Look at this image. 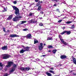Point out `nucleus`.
Masks as SVG:
<instances>
[{"label": "nucleus", "mask_w": 76, "mask_h": 76, "mask_svg": "<svg viewBox=\"0 0 76 76\" xmlns=\"http://www.w3.org/2000/svg\"><path fill=\"white\" fill-rule=\"evenodd\" d=\"M12 7L13 10H15V13L16 15H17V16H18V15L19 16L20 14L19 13V9L15 6H13Z\"/></svg>", "instance_id": "nucleus-1"}, {"label": "nucleus", "mask_w": 76, "mask_h": 76, "mask_svg": "<svg viewBox=\"0 0 76 76\" xmlns=\"http://www.w3.org/2000/svg\"><path fill=\"white\" fill-rule=\"evenodd\" d=\"M22 18V16H19V17L15 16V18L13 19V21H16L19 20H20V19Z\"/></svg>", "instance_id": "nucleus-2"}, {"label": "nucleus", "mask_w": 76, "mask_h": 76, "mask_svg": "<svg viewBox=\"0 0 76 76\" xmlns=\"http://www.w3.org/2000/svg\"><path fill=\"white\" fill-rule=\"evenodd\" d=\"M16 67H17V65H16V64H14L12 68V70L10 71V74H11V73L12 72H13V71H15V69H16Z\"/></svg>", "instance_id": "nucleus-3"}, {"label": "nucleus", "mask_w": 76, "mask_h": 76, "mask_svg": "<svg viewBox=\"0 0 76 76\" xmlns=\"http://www.w3.org/2000/svg\"><path fill=\"white\" fill-rule=\"evenodd\" d=\"M9 58V55L7 54L2 55V58L3 59H7Z\"/></svg>", "instance_id": "nucleus-4"}, {"label": "nucleus", "mask_w": 76, "mask_h": 76, "mask_svg": "<svg viewBox=\"0 0 76 76\" xmlns=\"http://www.w3.org/2000/svg\"><path fill=\"white\" fill-rule=\"evenodd\" d=\"M44 46H43V44L42 43H40V45L39 46V49L40 51H41L43 49Z\"/></svg>", "instance_id": "nucleus-5"}, {"label": "nucleus", "mask_w": 76, "mask_h": 76, "mask_svg": "<svg viewBox=\"0 0 76 76\" xmlns=\"http://www.w3.org/2000/svg\"><path fill=\"white\" fill-rule=\"evenodd\" d=\"M23 47V48L24 49V50L26 51H29V48H30L29 47H26L24 46H22Z\"/></svg>", "instance_id": "nucleus-6"}, {"label": "nucleus", "mask_w": 76, "mask_h": 76, "mask_svg": "<svg viewBox=\"0 0 76 76\" xmlns=\"http://www.w3.org/2000/svg\"><path fill=\"white\" fill-rule=\"evenodd\" d=\"M13 64V62L10 61L8 62V65H7L6 67H10V66H12Z\"/></svg>", "instance_id": "nucleus-7"}, {"label": "nucleus", "mask_w": 76, "mask_h": 76, "mask_svg": "<svg viewBox=\"0 0 76 76\" xmlns=\"http://www.w3.org/2000/svg\"><path fill=\"white\" fill-rule=\"evenodd\" d=\"M19 37V36L16 34H11L10 36V37H11L12 38H13V37Z\"/></svg>", "instance_id": "nucleus-8"}, {"label": "nucleus", "mask_w": 76, "mask_h": 76, "mask_svg": "<svg viewBox=\"0 0 76 76\" xmlns=\"http://www.w3.org/2000/svg\"><path fill=\"white\" fill-rule=\"evenodd\" d=\"M60 40L61 41V42H62L63 44H64V45H67V42L64 41V40L63 39Z\"/></svg>", "instance_id": "nucleus-9"}, {"label": "nucleus", "mask_w": 76, "mask_h": 76, "mask_svg": "<svg viewBox=\"0 0 76 76\" xmlns=\"http://www.w3.org/2000/svg\"><path fill=\"white\" fill-rule=\"evenodd\" d=\"M60 58L61 59H65V58H67V56L65 55H61L60 56Z\"/></svg>", "instance_id": "nucleus-10"}, {"label": "nucleus", "mask_w": 76, "mask_h": 76, "mask_svg": "<svg viewBox=\"0 0 76 76\" xmlns=\"http://www.w3.org/2000/svg\"><path fill=\"white\" fill-rule=\"evenodd\" d=\"M2 50H7V46H5L4 47H3L1 48Z\"/></svg>", "instance_id": "nucleus-11"}, {"label": "nucleus", "mask_w": 76, "mask_h": 76, "mask_svg": "<svg viewBox=\"0 0 76 76\" xmlns=\"http://www.w3.org/2000/svg\"><path fill=\"white\" fill-rule=\"evenodd\" d=\"M12 18H13L12 15H11L9 16V17L7 18V20H12Z\"/></svg>", "instance_id": "nucleus-12"}, {"label": "nucleus", "mask_w": 76, "mask_h": 76, "mask_svg": "<svg viewBox=\"0 0 76 76\" xmlns=\"http://www.w3.org/2000/svg\"><path fill=\"white\" fill-rule=\"evenodd\" d=\"M34 19H32L31 20H30V21H28V22L29 23H30V24H31V23H34Z\"/></svg>", "instance_id": "nucleus-13"}, {"label": "nucleus", "mask_w": 76, "mask_h": 76, "mask_svg": "<svg viewBox=\"0 0 76 76\" xmlns=\"http://www.w3.org/2000/svg\"><path fill=\"white\" fill-rule=\"evenodd\" d=\"M72 60H73V62L75 64H76V59L74 57L72 58Z\"/></svg>", "instance_id": "nucleus-14"}, {"label": "nucleus", "mask_w": 76, "mask_h": 76, "mask_svg": "<svg viewBox=\"0 0 76 76\" xmlns=\"http://www.w3.org/2000/svg\"><path fill=\"white\" fill-rule=\"evenodd\" d=\"M32 38V36H31V34H29L27 35V38L28 39H31Z\"/></svg>", "instance_id": "nucleus-15"}, {"label": "nucleus", "mask_w": 76, "mask_h": 76, "mask_svg": "<svg viewBox=\"0 0 76 76\" xmlns=\"http://www.w3.org/2000/svg\"><path fill=\"white\" fill-rule=\"evenodd\" d=\"M65 33H66V34H67V35H70V33H71V31H65Z\"/></svg>", "instance_id": "nucleus-16"}, {"label": "nucleus", "mask_w": 76, "mask_h": 76, "mask_svg": "<svg viewBox=\"0 0 76 76\" xmlns=\"http://www.w3.org/2000/svg\"><path fill=\"white\" fill-rule=\"evenodd\" d=\"M3 65L2 64V63H0V66L1 67V68H0V71L1 70L3 69Z\"/></svg>", "instance_id": "nucleus-17"}, {"label": "nucleus", "mask_w": 76, "mask_h": 76, "mask_svg": "<svg viewBox=\"0 0 76 76\" xmlns=\"http://www.w3.org/2000/svg\"><path fill=\"white\" fill-rule=\"evenodd\" d=\"M25 51H26V50H25L22 49L20 50V53H23L24 52H25Z\"/></svg>", "instance_id": "nucleus-18"}, {"label": "nucleus", "mask_w": 76, "mask_h": 76, "mask_svg": "<svg viewBox=\"0 0 76 76\" xmlns=\"http://www.w3.org/2000/svg\"><path fill=\"white\" fill-rule=\"evenodd\" d=\"M20 69L22 71H25V68L21 67L20 68Z\"/></svg>", "instance_id": "nucleus-19"}, {"label": "nucleus", "mask_w": 76, "mask_h": 76, "mask_svg": "<svg viewBox=\"0 0 76 76\" xmlns=\"http://www.w3.org/2000/svg\"><path fill=\"white\" fill-rule=\"evenodd\" d=\"M34 44H37V43H38L39 42H38V40H37L36 39H34Z\"/></svg>", "instance_id": "nucleus-20"}, {"label": "nucleus", "mask_w": 76, "mask_h": 76, "mask_svg": "<svg viewBox=\"0 0 76 76\" xmlns=\"http://www.w3.org/2000/svg\"><path fill=\"white\" fill-rule=\"evenodd\" d=\"M30 69L29 67L25 68V71H29V70Z\"/></svg>", "instance_id": "nucleus-21"}, {"label": "nucleus", "mask_w": 76, "mask_h": 76, "mask_svg": "<svg viewBox=\"0 0 76 76\" xmlns=\"http://www.w3.org/2000/svg\"><path fill=\"white\" fill-rule=\"evenodd\" d=\"M46 75H48V76H52V75L51 73H49L48 72H46Z\"/></svg>", "instance_id": "nucleus-22"}, {"label": "nucleus", "mask_w": 76, "mask_h": 76, "mask_svg": "<svg viewBox=\"0 0 76 76\" xmlns=\"http://www.w3.org/2000/svg\"><path fill=\"white\" fill-rule=\"evenodd\" d=\"M56 51H57V50L55 49L53 50L52 52L53 54H55L56 53Z\"/></svg>", "instance_id": "nucleus-23"}, {"label": "nucleus", "mask_w": 76, "mask_h": 76, "mask_svg": "<svg viewBox=\"0 0 76 76\" xmlns=\"http://www.w3.org/2000/svg\"><path fill=\"white\" fill-rule=\"evenodd\" d=\"M47 40H53V38L52 37H48L47 39Z\"/></svg>", "instance_id": "nucleus-24"}, {"label": "nucleus", "mask_w": 76, "mask_h": 76, "mask_svg": "<svg viewBox=\"0 0 76 76\" xmlns=\"http://www.w3.org/2000/svg\"><path fill=\"white\" fill-rule=\"evenodd\" d=\"M41 6H39L37 10H41Z\"/></svg>", "instance_id": "nucleus-25"}, {"label": "nucleus", "mask_w": 76, "mask_h": 76, "mask_svg": "<svg viewBox=\"0 0 76 76\" xmlns=\"http://www.w3.org/2000/svg\"><path fill=\"white\" fill-rule=\"evenodd\" d=\"M48 48H53V47L51 45H49L48 46Z\"/></svg>", "instance_id": "nucleus-26"}, {"label": "nucleus", "mask_w": 76, "mask_h": 76, "mask_svg": "<svg viewBox=\"0 0 76 76\" xmlns=\"http://www.w3.org/2000/svg\"><path fill=\"white\" fill-rule=\"evenodd\" d=\"M21 23H20V24H23V23H26V21H21Z\"/></svg>", "instance_id": "nucleus-27"}, {"label": "nucleus", "mask_w": 76, "mask_h": 76, "mask_svg": "<svg viewBox=\"0 0 76 76\" xmlns=\"http://www.w3.org/2000/svg\"><path fill=\"white\" fill-rule=\"evenodd\" d=\"M59 38L60 40H61V39H63V37H61V35H59Z\"/></svg>", "instance_id": "nucleus-28"}, {"label": "nucleus", "mask_w": 76, "mask_h": 76, "mask_svg": "<svg viewBox=\"0 0 76 76\" xmlns=\"http://www.w3.org/2000/svg\"><path fill=\"white\" fill-rule=\"evenodd\" d=\"M34 15L33 13H32L31 12H30L29 13V16H32V15Z\"/></svg>", "instance_id": "nucleus-29"}, {"label": "nucleus", "mask_w": 76, "mask_h": 76, "mask_svg": "<svg viewBox=\"0 0 76 76\" xmlns=\"http://www.w3.org/2000/svg\"><path fill=\"white\" fill-rule=\"evenodd\" d=\"M72 21H68L66 22V24H70V23H72Z\"/></svg>", "instance_id": "nucleus-30"}, {"label": "nucleus", "mask_w": 76, "mask_h": 76, "mask_svg": "<svg viewBox=\"0 0 76 76\" xmlns=\"http://www.w3.org/2000/svg\"><path fill=\"white\" fill-rule=\"evenodd\" d=\"M65 33H66V31H64L62 33H61L60 34H61V35H63V34H65Z\"/></svg>", "instance_id": "nucleus-31"}, {"label": "nucleus", "mask_w": 76, "mask_h": 76, "mask_svg": "<svg viewBox=\"0 0 76 76\" xmlns=\"http://www.w3.org/2000/svg\"><path fill=\"white\" fill-rule=\"evenodd\" d=\"M71 29H74L75 28V25H73L72 26V27L70 28Z\"/></svg>", "instance_id": "nucleus-32"}, {"label": "nucleus", "mask_w": 76, "mask_h": 76, "mask_svg": "<svg viewBox=\"0 0 76 76\" xmlns=\"http://www.w3.org/2000/svg\"><path fill=\"white\" fill-rule=\"evenodd\" d=\"M56 12H59V13H60V10H59V9H57L56 10Z\"/></svg>", "instance_id": "nucleus-33"}, {"label": "nucleus", "mask_w": 76, "mask_h": 76, "mask_svg": "<svg viewBox=\"0 0 76 76\" xmlns=\"http://www.w3.org/2000/svg\"><path fill=\"white\" fill-rule=\"evenodd\" d=\"M49 72H50V73H53V74H54V71H53L50 70Z\"/></svg>", "instance_id": "nucleus-34"}, {"label": "nucleus", "mask_w": 76, "mask_h": 76, "mask_svg": "<svg viewBox=\"0 0 76 76\" xmlns=\"http://www.w3.org/2000/svg\"><path fill=\"white\" fill-rule=\"evenodd\" d=\"M34 22H33V23H37V20H35V19H34Z\"/></svg>", "instance_id": "nucleus-35"}, {"label": "nucleus", "mask_w": 76, "mask_h": 76, "mask_svg": "<svg viewBox=\"0 0 76 76\" xmlns=\"http://www.w3.org/2000/svg\"><path fill=\"white\" fill-rule=\"evenodd\" d=\"M4 10H3L2 12H6V11H7V10H6V8L4 7Z\"/></svg>", "instance_id": "nucleus-36"}, {"label": "nucleus", "mask_w": 76, "mask_h": 76, "mask_svg": "<svg viewBox=\"0 0 76 76\" xmlns=\"http://www.w3.org/2000/svg\"><path fill=\"white\" fill-rule=\"evenodd\" d=\"M39 25L40 26H43V24L42 23H39Z\"/></svg>", "instance_id": "nucleus-37"}, {"label": "nucleus", "mask_w": 76, "mask_h": 76, "mask_svg": "<svg viewBox=\"0 0 76 76\" xmlns=\"http://www.w3.org/2000/svg\"><path fill=\"white\" fill-rule=\"evenodd\" d=\"M28 29L27 28H25L23 29V31H28Z\"/></svg>", "instance_id": "nucleus-38"}, {"label": "nucleus", "mask_w": 76, "mask_h": 76, "mask_svg": "<svg viewBox=\"0 0 76 76\" xmlns=\"http://www.w3.org/2000/svg\"><path fill=\"white\" fill-rule=\"evenodd\" d=\"M62 20H60L58 21V23H61V22L62 21Z\"/></svg>", "instance_id": "nucleus-39"}, {"label": "nucleus", "mask_w": 76, "mask_h": 76, "mask_svg": "<svg viewBox=\"0 0 76 76\" xmlns=\"http://www.w3.org/2000/svg\"><path fill=\"white\" fill-rule=\"evenodd\" d=\"M8 74H7V73H6L5 74V75H4V76H8Z\"/></svg>", "instance_id": "nucleus-40"}, {"label": "nucleus", "mask_w": 76, "mask_h": 76, "mask_svg": "<svg viewBox=\"0 0 76 76\" xmlns=\"http://www.w3.org/2000/svg\"><path fill=\"white\" fill-rule=\"evenodd\" d=\"M14 4H16L17 2L16 1H14L13 2Z\"/></svg>", "instance_id": "nucleus-41"}, {"label": "nucleus", "mask_w": 76, "mask_h": 76, "mask_svg": "<svg viewBox=\"0 0 76 76\" xmlns=\"http://www.w3.org/2000/svg\"><path fill=\"white\" fill-rule=\"evenodd\" d=\"M35 2H36V3H38V1H39V0H34Z\"/></svg>", "instance_id": "nucleus-42"}, {"label": "nucleus", "mask_w": 76, "mask_h": 76, "mask_svg": "<svg viewBox=\"0 0 76 76\" xmlns=\"http://www.w3.org/2000/svg\"><path fill=\"white\" fill-rule=\"evenodd\" d=\"M37 6H39V4L38 3H37L36 4Z\"/></svg>", "instance_id": "nucleus-43"}, {"label": "nucleus", "mask_w": 76, "mask_h": 76, "mask_svg": "<svg viewBox=\"0 0 76 76\" xmlns=\"http://www.w3.org/2000/svg\"><path fill=\"white\" fill-rule=\"evenodd\" d=\"M3 31L4 32H5L6 31V29L5 28H3Z\"/></svg>", "instance_id": "nucleus-44"}, {"label": "nucleus", "mask_w": 76, "mask_h": 76, "mask_svg": "<svg viewBox=\"0 0 76 76\" xmlns=\"http://www.w3.org/2000/svg\"><path fill=\"white\" fill-rule=\"evenodd\" d=\"M39 59L38 58L36 59V61H39Z\"/></svg>", "instance_id": "nucleus-45"}, {"label": "nucleus", "mask_w": 76, "mask_h": 76, "mask_svg": "<svg viewBox=\"0 0 76 76\" xmlns=\"http://www.w3.org/2000/svg\"><path fill=\"white\" fill-rule=\"evenodd\" d=\"M9 33V34H10V31L9 30L7 31V33Z\"/></svg>", "instance_id": "nucleus-46"}, {"label": "nucleus", "mask_w": 76, "mask_h": 76, "mask_svg": "<svg viewBox=\"0 0 76 76\" xmlns=\"http://www.w3.org/2000/svg\"><path fill=\"white\" fill-rule=\"evenodd\" d=\"M50 69V70H54V69H53V67L51 68Z\"/></svg>", "instance_id": "nucleus-47"}, {"label": "nucleus", "mask_w": 76, "mask_h": 76, "mask_svg": "<svg viewBox=\"0 0 76 76\" xmlns=\"http://www.w3.org/2000/svg\"><path fill=\"white\" fill-rule=\"evenodd\" d=\"M40 13L41 14H43V13H44V12L42 11L40 12Z\"/></svg>", "instance_id": "nucleus-48"}, {"label": "nucleus", "mask_w": 76, "mask_h": 76, "mask_svg": "<svg viewBox=\"0 0 76 76\" xmlns=\"http://www.w3.org/2000/svg\"><path fill=\"white\" fill-rule=\"evenodd\" d=\"M65 28H66V27H63L62 28L63 29H65Z\"/></svg>", "instance_id": "nucleus-49"}, {"label": "nucleus", "mask_w": 76, "mask_h": 76, "mask_svg": "<svg viewBox=\"0 0 76 76\" xmlns=\"http://www.w3.org/2000/svg\"><path fill=\"white\" fill-rule=\"evenodd\" d=\"M52 1H57V0H51Z\"/></svg>", "instance_id": "nucleus-50"}, {"label": "nucleus", "mask_w": 76, "mask_h": 76, "mask_svg": "<svg viewBox=\"0 0 76 76\" xmlns=\"http://www.w3.org/2000/svg\"><path fill=\"white\" fill-rule=\"evenodd\" d=\"M40 2H41V1H38V3H39H39H40Z\"/></svg>", "instance_id": "nucleus-51"}, {"label": "nucleus", "mask_w": 76, "mask_h": 76, "mask_svg": "<svg viewBox=\"0 0 76 76\" xmlns=\"http://www.w3.org/2000/svg\"><path fill=\"white\" fill-rule=\"evenodd\" d=\"M20 39H21L22 40H23V38H22V37H21Z\"/></svg>", "instance_id": "nucleus-52"}, {"label": "nucleus", "mask_w": 76, "mask_h": 76, "mask_svg": "<svg viewBox=\"0 0 76 76\" xmlns=\"http://www.w3.org/2000/svg\"><path fill=\"white\" fill-rule=\"evenodd\" d=\"M7 68H5V69H4V70L5 71H6V70H7Z\"/></svg>", "instance_id": "nucleus-53"}, {"label": "nucleus", "mask_w": 76, "mask_h": 76, "mask_svg": "<svg viewBox=\"0 0 76 76\" xmlns=\"http://www.w3.org/2000/svg\"><path fill=\"white\" fill-rule=\"evenodd\" d=\"M57 6L56 4H54V6Z\"/></svg>", "instance_id": "nucleus-54"}, {"label": "nucleus", "mask_w": 76, "mask_h": 76, "mask_svg": "<svg viewBox=\"0 0 76 76\" xmlns=\"http://www.w3.org/2000/svg\"><path fill=\"white\" fill-rule=\"evenodd\" d=\"M48 52L49 53H50V52H51V50H49L48 51Z\"/></svg>", "instance_id": "nucleus-55"}, {"label": "nucleus", "mask_w": 76, "mask_h": 76, "mask_svg": "<svg viewBox=\"0 0 76 76\" xmlns=\"http://www.w3.org/2000/svg\"><path fill=\"white\" fill-rule=\"evenodd\" d=\"M20 25H22V24H20V23H22V22H20Z\"/></svg>", "instance_id": "nucleus-56"}, {"label": "nucleus", "mask_w": 76, "mask_h": 76, "mask_svg": "<svg viewBox=\"0 0 76 76\" xmlns=\"http://www.w3.org/2000/svg\"><path fill=\"white\" fill-rule=\"evenodd\" d=\"M42 56H45V55H42Z\"/></svg>", "instance_id": "nucleus-57"}, {"label": "nucleus", "mask_w": 76, "mask_h": 76, "mask_svg": "<svg viewBox=\"0 0 76 76\" xmlns=\"http://www.w3.org/2000/svg\"><path fill=\"white\" fill-rule=\"evenodd\" d=\"M55 39L56 40V41H57V39Z\"/></svg>", "instance_id": "nucleus-58"}, {"label": "nucleus", "mask_w": 76, "mask_h": 76, "mask_svg": "<svg viewBox=\"0 0 76 76\" xmlns=\"http://www.w3.org/2000/svg\"><path fill=\"white\" fill-rule=\"evenodd\" d=\"M62 66V64H60V66Z\"/></svg>", "instance_id": "nucleus-59"}, {"label": "nucleus", "mask_w": 76, "mask_h": 76, "mask_svg": "<svg viewBox=\"0 0 76 76\" xmlns=\"http://www.w3.org/2000/svg\"><path fill=\"white\" fill-rule=\"evenodd\" d=\"M41 3H43V2L41 1Z\"/></svg>", "instance_id": "nucleus-60"}, {"label": "nucleus", "mask_w": 76, "mask_h": 76, "mask_svg": "<svg viewBox=\"0 0 76 76\" xmlns=\"http://www.w3.org/2000/svg\"><path fill=\"white\" fill-rule=\"evenodd\" d=\"M42 19V18H40V19Z\"/></svg>", "instance_id": "nucleus-61"}, {"label": "nucleus", "mask_w": 76, "mask_h": 76, "mask_svg": "<svg viewBox=\"0 0 76 76\" xmlns=\"http://www.w3.org/2000/svg\"><path fill=\"white\" fill-rule=\"evenodd\" d=\"M8 40H9V39H10L9 38H8Z\"/></svg>", "instance_id": "nucleus-62"}, {"label": "nucleus", "mask_w": 76, "mask_h": 76, "mask_svg": "<svg viewBox=\"0 0 76 76\" xmlns=\"http://www.w3.org/2000/svg\"><path fill=\"white\" fill-rule=\"evenodd\" d=\"M44 46L45 45V44H44Z\"/></svg>", "instance_id": "nucleus-63"}, {"label": "nucleus", "mask_w": 76, "mask_h": 76, "mask_svg": "<svg viewBox=\"0 0 76 76\" xmlns=\"http://www.w3.org/2000/svg\"><path fill=\"white\" fill-rule=\"evenodd\" d=\"M64 4H66V2H65V3H64Z\"/></svg>", "instance_id": "nucleus-64"}]
</instances>
